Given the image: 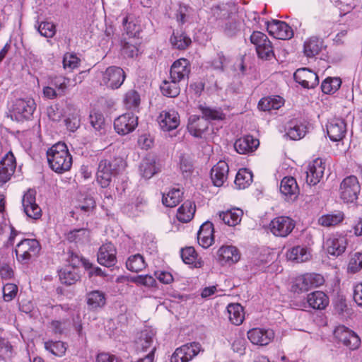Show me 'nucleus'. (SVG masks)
I'll use <instances>...</instances> for the list:
<instances>
[{
  "instance_id": "obj_9",
  "label": "nucleus",
  "mask_w": 362,
  "mask_h": 362,
  "mask_svg": "<svg viewBox=\"0 0 362 362\" xmlns=\"http://www.w3.org/2000/svg\"><path fill=\"white\" fill-rule=\"evenodd\" d=\"M203 351L201 344L198 342L186 344L175 349L171 356L170 362H188Z\"/></svg>"
},
{
  "instance_id": "obj_33",
  "label": "nucleus",
  "mask_w": 362,
  "mask_h": 362,
  "mask_svg": "<svg viewBox=\"0 0 362 362\" xmlns=\"http://www.w3.org/2000/svg\"><path fill=\"white\" fill-rule=\"evenodd\" d=\"M286 257L290 261L300 263L309 260L310 253L306 247L295 246L287 251Z\"/></svg>"
},
{
  "instance_id": "obj_16",
  "label": "nucleus",
  "mask_w": 362,
  "mask_h": 362,
  "mask_svg": "<svg viewBox=\"0 0 362 362\" xmlns=\"http://www.w3.org/2000/svg\"><path fill=\"white\" fill-rule=\"evenodd\" d=\"M267 29L274 37L280 40H288L293 36V29L285 22L274 20L268 22Z\"/></svg>"
},
{
  "instance_id": "obj_12",
  "label": "nucleus",
  "mask_w": 362,
  "mask_h": 362,
  "mask_svg": "<svg viewBox=\"0 0 362 362\" xmlns=\"http://www.w3.org/2000/svg\"><path fill=\"white\" fill-rule=\"evenodd\" d=\"M156 331L151 327H145L138 332L134 340V348L136 352H146L148 349L151 350L153 346Z\"/></svg>"
},
{
  "instance_id": "obj_61",
  "label": "nucleus",
  "mask_w": 362,
  "mask_h": 362,
  "mask_svg": "<svg viewBox=\"0 0 362 362\" xmlns=\"http://www.w3.org/2000/svg\"><path fill=\"white\" fill-rule=\"evenodd\" d=\"M132 281L138 285H142L149 288H154L157 286L156 279L150 275H139L134 277Z\"/></svg>"
},
{
  "instance_id": "obj_52",
  "label": "nucleus",
  "mask_w": 362,
  "mask_h": 362,
  "mask_svg": "<svg viewBox=\"0 0 362 362\" xmlns=\"http://www.w3.org/2000/svg\"><path fill=\"white\" fill-rule=\"evenodd\" d=\"M90 123L99 135L103 134L105 133V119L101 113H91L90 115Z\"/></svg>"
},
{
  "instance_id": "obj_51",
  "label": "nucleus",
  "mask_w": 362,
  "mask_h": 362,
  "mask_svg": "<svg viewBox=\"0 0 362 362\" xmlns=\"http://www.w3.org/2000/svg\"><path fill=\"white\" fill-rule=\"evenodd\" d=\"M135 39H129L128 41H122V53L124 57L133 58L138 55L139 48Z\"/></svg>"
},
{
  "instance_id": "obj_17",
  "label": "nucleus",
  "mask_w": 362,
  "mask_h": 362,
  "mask_svg": "<svg viewBox=\"0 0 362 362\" xmlns=\"http://www.w3.org/2000/svg\"><path fill=\"white\" fill-rule=\"evenodd\" d=\"M325 163L321 158H317L308 165L306 173V182L309 185H315L320 182L324 175Z\"/></svg>"
},
{
  "instance_id": "obj_6",
  "label": "nucleus",
  "mask_w": 362,
  "mask_h": 362,
  "mask_svg": "<svg viewBox=\"0 0 362 362\" xmlns=\"http://www.w3.org/2000/svg\"><path fill=\"white\" fill-rule=\"evenodd\" d=\"M325 282L324 277L319 274H305L296 278L292 286L293 292H305L308 290L322 286Z\"/></svg>"
},
{
  "instance_id": "obj_13",
  "label": "nucleus",
  "mask_w": 362,
  "mask_h": 362,
  "mask_svg": "<svg viewBox=\"0 0 362 362\" xmlns=\"http://www.w3.org/2000/svg\"><path fill=\"white\" fill-rule=\"evenodd\" d=\"M138 125V117L132 113H125L115 119L114 128L117 133L126 135L133 132Z\"/></svg>"
},
{
  "instance_id": "obj_8",
  "label": "nucleus",
  "mask_w": 362,
  "mask_h": 362,
  "mask_svg": "<svg viewBox=\"0 0 362 362\" xmlns=\"http://www.w3.org/2000/svg\"><path fill=\"white\" fill-rule=\"evenodd\" d=\"M118 172L116 160L112 163L110 160L103 159L100 161L96 174L98 182L102 187H107L112 177Z\"/></svg>"
},
{
  "instance_id": "obj_35",
  "label": "nucleus",
  "mask_w": 362,
  "mask_h": 362,
  "mask_svg": "<svg viewBox=\"0 0 362 362\" xmlns=\"http://www.w3.org/2000/svg\"><path fill=\"white\" fill-rule=\"evenodd\" d=\"M243 214V212L241 209H233L220 212L219 218L222 220L225 224L229 226H235L240 223Z\"/></svg>"
},
{
  "instance_id": "obj_20",
  "label": "nucleus",
  "mask_w": 362,
  "mask_h": 362,
  "mask_svg": "<svg viewBox=\"0 0 362 362\" xmlns=\"http://www.w3.org/2000/svg\"><path fill=\"white\" fill-rule=\"evenodd\" d=\"M158 122L163 131L169 132L179 126L180 119L177 112L170 110L162 111L158 117Z\"/></svg>"
},
{
  "instance_id": "obj_28",
  "label": "nucleus",
  "mask_w": 362,
  "mask_h": 362,
  "mask_svg": "<svg viewBox=\"0 0 362 362\" xmlns=\"http://www.w3.org/2000/svg\"><path fill=\"white\" fill-rule=\"evenodd\" d=\"M229 168L225 161H219L211 170V178L213 184L216 187L223 186L228 179Z\"/></svg>"
},
{
  "instance_id": "obj_50",
  "label": "nucleus",
  "mask_w": 362,
  "mask_h": 362,
  "mask_svg": "<svg viewBox=\"0 0 362 362\" xmlns=\"http://www.w3.org/2000/svg\"><path fill=\"white\" fill-rule=\"evenodd\" d=\"M45 348L53 355L61 357L65 354L67 346L61 341H49L45 343Z\"/></svg>"
},
{
  "instance_id": "obj_45",
  "label": "nucleus",
  "mask_w": 362,
  "mask_h": 362,
  "mask_svg": "<svg viewBox=\"0 0 362 362\" xmlns=\"http://www.w3.org/2000/svg\"><path fill=\"white\" fill-rule=\"evenodd\" d=\"M146 265L144 257L140 254L131 255L126 262L127 269L133 272L142 271Z\"/></svg>"
},
{
  "instance_id": "obj_18",
  "label": "nucleus",
  "mask_w": 362,
  "mask_h": 362,
  "mask_svg": "<svg viewBox=\"0 0 362 362\" xmlns=\"http://www.w3.org/2000/svg\"><path fill=\"white\" fill-rule=\"evenodd\" d=\"M347 246L346 238L341 235L334 234L329 236L325 243L327 252L332 256H339L343 254Z\"/></svg>"
},
{
  "instance_id": "obj_46",
  "label": "nucleus",
  "mask_w": 362,
  "mask_h": 362,
  "mask_svg": "<svg viewBox=\"0 0 362 362\" xmlns=\"http://www.w3.org/2000/svg\"><path fill=\"white\" fill-rule=\"evenodd\" d=\"M183 193L180 189H172L163 194L162 202L167 207H174L181 201Z\"/></svg>"
},
{
  "instance_id": "obj_14",
  "label": "nucleus",
  "mask_w": 362,
  "mask_h": 362,
  "mask_svg": "<svg viewBox=\"0 0 362 362\" xmlns=\"http://www.w3.org/2000/svg\"><path fill=\"white\" fill-rule=\"evenodd\" d=\"M35 194V190H28L23 197L22 204L27 216L36 220L41 217L42 210L36 204Z\"/></svg>"
},
{
  "instance_id": "obj_11",
  "label": "nucleus",
  "mask_w": 362,
  "mask_h": 362,
  "mask_svg": "<svg viewBox=\"0 0 362 362\" xmlns=\"http://www.w3.org/2000/svg\"><path fill=\"white\" fill-rule=\"evenodd\" d=\"M295 227L293 219L288 216H278L274 218L269 223L270 231L276 236L286 237Z\"/></svg>"
},
{
  "instance_id": "obj_10",
  "label": "nucleus",
  "mask_w": 362,
  "mask_h": 362,
  "mask_svg": "<svg viewBox=\"0 0 362 362\" xmlns=\"http://www.w3.org/2000/svg\"><path fill=\"white\" fill-rule=\"evenodd\" d=\"M334 337L351 350L358 349L361 344L359 337L344 325L337 327L334 331Z\"/></svg>"
},
{
  "instance_id": "obj_36",
  "label": "nucleus",
  "mask_w": 362,
  "mask_h": 362,
  "mask_svg": "<svg viewBox=\"0 0 362 362\" xmlns=\"http://www.w3.org/2000/svg\"><path fill=\"white\" fill-rule=\"evenodd\" d=\"M195 211V204L190 201H186L177 209V218L180 222L187 223L193 218Z\"/></svg>"
},
{
  "instance_id": "obj_54",
  "label": "nucleus",
  "mask_w": 362,
  "mask_h": 362,
  "mask_svg": "<svg viewBox=\"0 0 362 362\" xmlns=\"http://www.w3.org/2000/svg\"><path fill=\"white\" fill-rule=\"evenodd\" d=\"M124 103L127 109H135L140 104V96L134 90L127 91L124 95Z\"/></svg>"
},
{
  "instance_id": "obj_49",
  "label": "nucleus",
  "mask_w": 362,
  "mask_h": 362,
  "mask_svg": "<svg viewBox=\"0 0 362 362\" xmlns=\"http://www.w3.org/2000/svg\"><path fill=\"white\" fill-rule=\"evenodd\" d=\"M341 81L339 78L328 77L325 78L321 85V89L325 94L334 93L341 86Z\"/></svg>"
},
{
  "instance_id": "obj_42",
  "label": "nucleus",
  "mask_w": 362,
  "mask_h": 362,
  "mask_svg": "<svg viewBox=\"0 0 362 362\" xmlns=\"http://www.w3.org/2000/svg\"><path fill=\"white\" fill-rule=\"evenodd\" d=\"M90 232L86 228L74 229L66 233V238L69 242L84 243L89 240Z\"/></svg>"
},
{
  "instance_id": "obj_31",
  "label": "nucleus",
  "mask_w": 362,
  "mask_h": 362,
  "mask_svg": "<svg viewBox=\"0 0 362 362\" xmlns=\"http://www.w3.org/2000/svg\"><path fill=\"white\" fill-rule=\"evenodd\" d=\"M307 303L315 310H324L329 305V298L322 291H316L307 296Z\"/></svg>"
},
{
  "instance_id": "obj_63",
  "label": "nucleus",
  "mask_w": 362,
  "mask_h": 362,
  "mask_svg": "<svg viewBox=\"0 0 362 362\" xmlns=\"http://www.w3.org/2000/svg\"><path fill=\"white\" fill-rule=\"evenodd\" d=\"M258 57L264 60H271L274 58V52L273 46L271 42L264 45L258 51H257Z\"/></svg>"
},
{
  "instance_id": "obj_43",
  "label": "nucleus",
  "mask_w": 362,
  "mask_h": 362,
  "mask_svg": "<svg viewBox=\"0 0 362 362\" xmlns=\"http://www.w3.org/2000/svg\"><path fill=\"white\" fill-rule=\"evenodd\" d=\"M283 104V99L279 96L267 97L259 100L258 107L262 111H270L279 109Z\"/></svg>"
},
{
  "instance_id": "obj_62",
  "label": "nucleus",
  "mask_w": 362,
  "mask_h": 362,
  "mask_svg": "<svg viewBox=\"0 0 362 362\" xmlns=\"http://www.w3.org/2000/svg\"><path fill=\"white\" fill-rule=\"evenodd\" d=\"M95 206L96 204L94 199L91 196H86L76 209L87 215H89V214L95 208Z\"/></svg>"
},
{
  "instance_id": "obj_37",
  "label": "nucleus",
  "mask_w": 362,
  "mask_h": 362,
  "mask_svg": "<svg viewBox=\"0 0 362 362\" xmlns=\"http://www.w3.org/2000/svg\"><path fill=\"white\" fill-rule=\"evenodd\" d=\"M181 257L185 264H191L193 267L200 268L204 262L198 258L197 253L192 247H187L181 250Z\"/></svg>"
},
{
  "instance_id": "obj_29",
  "label": "nucleus",
  "mask_w": 362,
  "mask_h": 362,
  "mask_svg": "<svg viewBox=\"0 0 362 362\" xmlns=\"http://www.w3.org/2000/svg\"><path fill=\"white\" fill-rule=\"evenodd\" d=\"M214 227L209 222L203 223L197 233V241L199 245L204 248H208L214 242Z\"/></svg>"
},
{
  "instance_id": "obj_4",
  "label": "nucleus",
  "mask_w": 362,
  "mask_h": 362,
  "mask_svg": "<svg viewBox=\"0 0 362 362\" xmlns=\"http://www.w3.org/2000/svg\"><path fill=\"white\" fill-rule=\"evenodd\" d=\"M36 108V104L31 98L16 99L12 105L11 114L16 120L20 122L31 118Z\"/></svg>"
},
{
  "instance_id": "obj_3",
  "label": "nucleus",
  "mask_w": 362,
  "mask_h": 362,
  "mask_svg": "<svg viewBox=\"0 0 362 362\" xmlns=\"http://www.w3.org/2000/svg\"><path fill=\"white\" fill-rule=\"evenodd\" d=\"M40 250L41 245L36 239H23L16 245L15 249L17 260L27 264L38 256Z\"/></svg>"
},
{
  "instance_id": "obj_19",
  "label": "nucleus",
  "mask_w": 362,
  "mask_h": 362,
  "mask_svg": "<svg viewBox=\"0 0 362 362\" xmlns=\"http://www.w3.org/2000/svg\"><path fill=\"white\" fill-rule=\"evenodd\" d=\"M293 77L295 81L304 88H314L319 83L317 74L308 68L297 69Z\"/></svg>"
},
{
  "instance_id": "obj_22",
  "label": "nucleus",
  "mask_w": 362,
  "mask_h": 362,
  "mask_svg": "<svg viewBox=\"0 0 362 362\" xmlns=\"http://www.w3.org/2000/svg\"><path fill=\"white\" fill-rule=\"evenodd\" d=\"M274 337L272 329L253 328L247 332V338L256 345L265 346L269 344Z\"/></svg>"
},
{
  "instance_id": "obj_38",
  "label": "nucleus",
  "mask_w": 362,
  "mask_h": 362,
  "mask_svg": "<svg viewBox=\"0 0 362 362\" xmlns=\"http://www.w3.org/2000/svg\"><path fill=\"white\" fill-rule=\"evenodd\" d=\"M322 47V41L317 37H311L305 41L303 52L306 57H313L318 54Z\"/></svg>"
},
{
  "instance_id": "obj_34",
  "label": "nucleus",
  "mask_w": 362,
  "mask_h": 362,
  "mask_svg": "<svg viewBox=\"0 0 362 362\" xmlns=\"http://www.w3.org/2000/svg\"><path fill=\"white\" fill-rule=\"evenodd\" d=\"M59 279L62 284L66 285L74 284L80 279L78 269L73 267H65L59 273Z\"/></svg>"
},
{
  "instance_id": "obj_23",
  "label": "nucleus",
  "mask_w": 362,
  "mask_h": 362,
  "mask_svg": "<svg viewBox=\"0 0 362 362\" xmlns=\"http://www.w3.org/2000/svg\"><path fill=\"white\" fill-rule=\"evenodd\" d=\"M346 130V124L342 119H332L327 125V135L333 141H341L345 136Z\"/></svg>"
},
{
  "instance_id": "obj_58",
  "label": "nucleus",
  "mask_w": 362,
  "mask_h": 362,
  "mask_svg": "<svg viewBox=\"0 0 362 362\" xmlns=\"http://www.w3.org/2000/svg\"><path fill=\"white\" fill-rule=\"evenodd\" d=\"M122 25L127 35L130 39H134L139 33V27L135 23L129 20V17L126 16L122 19Z\"/></svg>"
},
{
  "instance_id": "obj_57",
  "label": "nucleus",
  "mask_w": 362,
  "mask_h": 362,
  "mask_svg": "<svg viewBox=\"0 0 362 362\" xmlns=\"http://www.w3.org/2000/svg\"><path fill=\"white\" fill-rule=\"evenodd\" d=\"M362 269V253L355 252L351 256L348 264V272L356 273Z\"/></svg>"
},
{
  "instance_id": "obj_21",
  "label": "nucleus",
  "mask_w": 362,
  "mask_h": 362,
  "mask_svg": "<svg viewBox=\"0 0 362 362\" xmlns=\"http://www.w3.org/2000/svg\"><path fill=\"white\" fill-rule=\"evenodd\" d=\"M280 192L286 200L288 202L295 201L300 193L296 179L293 177H284L281 182Z\"/></svg>"
},
{
  "instance_id": "obj_7",
  "label": "nucleus",
  "mask_w": 362,
  "mask_h": 362,
  "mask_svg": "<svg viewBox=\"0 0 362 362\" xmlns=\"http://www.w3.org/2000/svg\"><path fill=\"white\" fill-rule=\"evenodd\" d=\"M361 186L356 176L351 175L344 178L340 185V198L344 202H354L358 198Z\"/></svg>"
},
{
  "instance_id": "obj_47",
  "label": "nucleus",
  "mask_w": 362,
  "mask_h": 362,
  "mask_svg": "<svg viewBox=\"0 0 362 362\" xmlns=\"http://www.w3.org/2000/svg\"><path fill=\"white\" fill-rule=\"evenodd\" d=\"M252 173L246 168L238 170L235 179V185L238 189L247 187L252 182Z\"/></svg>"
},
{
  "instance_id": "obj_32",
  "label": "nucleus",
  "mask_w": 362,
  "mask_h": 362,
  "mask_svg": "<svg viewBox=\"0 0 362 362\" xmlns=\"http://www.w3.org/2000/svg\"><path fill=\"white\" fill-rule=\"evenodd\" d=\"M160 170L159 165L156 163L153 156L145 157L140 165V173L143 177L149 179Z\"/></svg>"
},
{
  "instance_id": "obj_56",
  "label": "nucleus",
  "mask_w": 362,
  "mask_h": 362,
  "mask_svg": "<svg viewBox=\"0 0 362 362\" xmlns=\"http://www.w3.org/2000/svg\"><path fill=\"white\" fill-rule=\"evenodd\" d=\"M251 42L255 45L256 51H258L264 45L271 42L268 37L259 31H254L250 36Z\"/></svg>"
},
{
  "instance_id": "obj_64",
  "label": "nucleus",
  "mask_w": 362,
  "mask_h": 362,
  "mask_svg": "<svg viewBox=\"0 0 362 362\" xmlns=\"http://www.w3.org/2000/svg\"><path fill=\"white\" fill-rule=\"evenodd\" d=\"M68 130L74 132L80 127V118L77 114H72L64 119Z\"/></svg>"
},
{
  "instance_id": "obj_60",
  "label": "nucleus",
  "mask_w": 362,
  "mask_h": 362,
  "mask_svg": "<svg viewBox=\"0 0 362 362\" xmlns=\"http://www.w3.org/2000/svg\"><path fill=\"white\" fill-rule=\"evenodd\" d=\"M37 30L42 36L45 37H52L56 33L55 25L52 22H42Z\"/></svg>"
},
{
  "instance_id": "obj_25",
  "label": "nucleus",
  "mask_w": 362,
  "mask_h": 362,
  "mask_svg": "<svg viewBox=\"0 0 362 362\" xmlns=\"http://www.w3.org/2000/svg\"><path fill=\"white\" fill-rule=\"evenodd\" d=\"M286 135L292 140H299L305 136L307 126L300 119L293 118L289 120L285 126Z\"/></svg>"
},
{
  "instance_id": "obj_24",
  "label": "nucleus",
  "mask_w": 362,
  "mask_h": 362,
  "mask_svg": "<svg viewBox=\"0 0 362 362\" xmlns=\"http://www.w3.org/2000/svg\"><path fill=\"white\" fill-rule=\"evenodd\" d=\"M190 71L189 62L185 58H180L174 62L171 66L170 71V78L180 82L185 78H188Z\"/></svg>"
},
{
  "instance_id": "obj_5",
  "label": "nucleus",
  "mask_w": 362,
  "mask_h": 362,
  "mask_svg": "<svg viewBox=\"0 0 362 362\" xmlns=\"http://www.w3.org/2000/svg\"><path fill=\"white\" fill-rule=\"evenodd\" d=\"M125 78L126 74L121 67L111 66L103 72L100 85L111 90H117L121 87Z\"/></svg>"
},
{
  "instance_id": "obj_39",
  "label": "nucleus",
  "mask_w": 362,
  "mask_h": 362,
  "mask_svg": "<svg viewBox=\"0 0 362 362\" xmlns=\"http://www.w3.org/2000/svg\"><path fill=\"white\" fill-rule=\"evenodd\" d=\"M229 320L235 325H240L243 323L245 314L243 308L239 303H231L227 307Z\"/></svg>"
},
{
  "instance_id": "obj_59",
  "label": "nucleus",
  "mask_w": 362,
  "mask_h": 362,
  "mask_svg": "<svg viewBox=\"0 0 362 362\" xmlns=\"http://www.w3.org/2000/svg\"><path fill=\"white\" fill-rule=\"evenodd\" d=\"M80 59L76 55L70 53H66L63 57V67L64 69L72 71L79 65Z\"/></svg>"
},
{
  "instance_id": "obj_2",
  "label": "nucleus",
  "mask_w": 362,
  "mask_h": 362,
  "mask_svg": "<svg viewBox=\"0 0 362 362\" xmlns=\"http://www.w3.org/2000/svg\"><path fill=\"white\" fill-rule=\"evenodd\" d=\"M47 157L49 167L57 173L66 172L72 165V157L64 143L53 145L48 149Z\"/></svg>"
},
{
  "instance_id": "obj_30",
  "label": "nucleus",
  "mask_w": 362,
  "mask_h": 362,
  "mask_svg": "<svg viewBox=\"0 0 362 362\" xmlns=\"http://www.w3.org/2000/svg\"><path fill=\"white\" fill-rule=\"evenodd\" d=\"M259 142L252 136L247 135L237 139L234 144L235 151L240 154H246L257 149Z\"/></svg>"
},
{
  "instance_id": "obj_27",
  "label": "nucleus",
  "mask_w": 362,
  "mask_h": 362,
  "mask_svg": "<svg viewBox=\"0 0 362 362\" xmlns=\"http://www.w3.org/2000/svg\"><path fill=\"white\" fill-rule=\"evenodd\" d=\"M218 260L221 264H234L240 258L238 249L233 245H223L217 251Z\"/></svg>"
},
{
  "instance_id": "obj_44",
  "label": "nucleus",
  "mask_w": 362,
  "mask_h": 362,
  "mask_svg": "<svg viewBox=\"0 0 362 362\" xmlns=\"http://www.w3.org/2000/svg\"><path fill=\"white\" fill-rule=\"evenodd\" d=\"M170 81H163L162 84L160 85V90L163 95L169 98H175L177 97L180 92V88L178 85V81L173 80L170 78Z\"/></svg>"
},
{
  "instance_id": "obj_26",
  "label": "nucleus",
  "mask_w": 362,
  "mask_h": 362,
  "mask_svg": "<svg viewBox=\"0 0 362 362\" xmlns=\"http://www.w3.org/2000/svg\"><path fill=\"white\" fill-rule=\"evenodd\" d=\"M98 262L100 264L107 267L114 266L117 262L116 249L113 244L107 243L103 244L98 253Z\"/></svg>"
},
{
  "instance_id": "obj_15",
  "label": "nucleus",
  "mask_w": 362,
  "mask_h": 362,
  "mask_svg": "<svg viewBox=\"0 0 362 362\" xmlns=\"http://www.w3.org/2000/svg\"><path fill=\"white\" fill-rule=\"evenodd\" d=\"M16 168V158L11 151L8 152L0 161V186L11 178Z\"/></svg>"
},
{
  "instance_id": "obj_40",
  "label": "nucleus",
  "mask_w": 362,
  "mask_h": 362,
  "mask_svg": "<svg viewBox=\"0 0 362 362\" xmlns=\"http://www.w3.org/2000/svg\"><path fill=\"white\" fill-rule=\"evenodd\" d=\"M86 300L89 309L95 310L105 305V295L100 291H93L87 294Z\"/></svg>"
},
{
  "instance_id": "obj_41",
  "label": "nucleus",
  "mask_w": 362,
  "mask_h": 362,
  "mask_svg": "<svg viewBox=\"0 0 362 362\" xmlns=\"http://www.w3.org/2000/svg\"><path fill=\"white\" fill-rule=\"evenodd\" d=\"M170 43L174 48L177 49H185L192 43V40L189 36L182 32H173L170 39Z\"/></svg>"
},
{
  "instance_id": "obj_55",
  "label": "nucleus",
  "mask_w": 362,
  "mask_h": 362,
  "mask_svg": "<svg viewBox=\"0 0 362 362\" xmlns=\"http://www.w3.org/2000/svg\"><path fill=\"white\" fill-rule=\"evenodd\" d=\"M13 356L12 346L8 341L5 339H0V362L2 361L6 362L10 360Z\"/></svg>"
},
{
  "instance_id": "obj_48",
  "label": "nucleus",
  "mask_w": 362,
  "mask_h": 362,
  "mask_svg": "<svg viewBox=\"0 0 362 362\" xmlns=\"http://www.w3.org/2000/svg\"><path fill=\"white\" fill-rule=\"evenodd\" d=\"M343 213L338 211L336 214H329L320 216L318 219V223L324 227H331L339 224L343 221Z\"/></svg>"
},
{
  "instance_id": "obj_53",
  "label": "nucleus",
  "mask_w": 362,
  "mask_h": 362,
  "mask_svg": "<svg viewBox=\"0 0 362 362\" xmlns=\"http://www.w3.org/2000/svg\"><path fill=\"white\" fill-rule=\"evenodd\" d=\"M180 170L185 177L191 175L194 170L193 162L189 155L182 154L180 156Z\"/></svg>"
},
{
  "instance_id": "obj_1",
  "label": "nucleus",
  "mask_w": 362,
  "mask_h": 362,
  "mask_svg": "<svg viewBox=\"0 0 362 362\" xmlns=\"http://www.w3.org/2000/svg\"><path fill=\"white\" fill-rule=\"evenodd\" d=\"M199 109L203 115L201 117L197 115H191L187 124L188 132L197 138H202L203 134L209 127L208 120H221L224 115L220 110L212 109L200 105Z\"/></svg>"
}]
</instances>
